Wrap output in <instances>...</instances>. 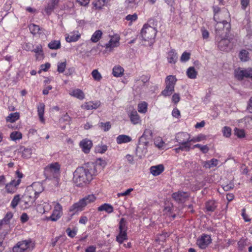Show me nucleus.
I'll list each match as a JSON object with an SVG mask.
<instances>
[{"mask_svg":"<svg viewBox=\"0 0 252 252\" xmlns=\"http://www.w3.org/2000/svg\"><path fill=\"white\" fill-rule=\"evenodd\" d=\"M95 173V165L93 163H87L76 168L73 173V182L78 187L83 186L93 180Z\"/></svg>","mask_w":252,"mask_h":252,"instance_id":"1","label":"nucleus"},{"mask_svg":"<svg viewBox=\"0 0 252 252\" xmlns=\"http://www.w3.org/2000/svg\"><path fill=\"white\" fill-rule=\"evenodd\" d=\"M61 165L57 162L51 163L47 165L44 171V174L47 179H55L59 182L60 176Z\"/></svg>","mask_w":252,"mask_h":252,"instance_id":"2","label":"nucleus"},{"mask_svg":"<svg viewBox=\"0 0 252 252\" xmlns=\"http://www.w3.org/2000/svg\"><path fill=\"white\" fill-rule=\"evenodd\" d=\"M216 22L217 23L215 25V37H228L231 29L230 22L226 20H220V19Z\"/></svg>","mask_w":252,"mask_h":252,"instance_id":"3","label":"nucleus"},{"mask_svg":"<svg viewBox=\"0 0 252 252\" xmlns=\"http://www.w3.org/2000/svg\"><path fill=\"white\" fill-rule=\"evenodd\" d=\"M95 200V197L94 195H88L72 205L69 208V211L72 212V215H74L76 212L82 211L87 204L94 201Z\"/></svg>","mask_w":252,"mask_h":252,"instance_id":"4","label":"nucleus"},{"mask_svg":"<svg viewBox=\"0 0 252 252\" xmlns=\"http://www.w3.org/2000/svg\"><path fill=\"white\" fill-rule=\"evenodd\" d=\"M156 33V29L148 24H145L141 31L142 39L144 41H150L151 43L154 42Z\"/></svg>","mask_w":252,"mask_h":252,"instance_id":"5","label":"nucleus"},{"mask_svg":"<svg viewBox=\"0 0 252 252\" xmlns=\"http://www.w3.org/2000/svg\"><path fill=\"white\" fill-rule=\"evenodd\" d=\"M119 233L116 237V240L122 244L124 240L127 239L126 231L127 229L126 219L122 218L119 223Z\"/></svg>","mask_w":252,"mask_h":252,"instance_id":"6","label":"nucleus"},{"mask_svg":"<svg viewBox=\"0 0 252 252\" xmlns=\"http://www.w3.org/2000/svg\"><path fill=\"white\" fill-rule=\"evenodd\" d=\"M149 142L146 141L143 138L139 137L138 144L136 149V155L139 158H141L147 153V148L149 146Z\"/></svg>","mask_w":252,"mask_h":252,"instance_id":"7","label":"nucleus"},{"mask_svg":"<svg viewBox=\"0 0 252 252\" xmlns=\"http://www.w3.org/2000/svg\"><path fill=\"white\" fill-rule=\"evenodd\" d=\"M215 40L218 47L221 51L228 52L231 50L232 46L230 40L228 39V37L220 36L215 37Z\"/></svg>","mask_w":252,"mask_h":252,"instance_id":"8","label":"nucleus"},{"mask_svg":"<svg viewBox=\"0 0 252 252\" xmlns=\"http://www.w3.org/2000/svg\"><path fill=\"white\" fill-rule=\"evenodd\" d=\"M212 239L210 235L203 234L199 237L196 242V244L199 248L204 249L211 243Z\"/></svg>","mask_w":252,"mask_h":252,"instance_id":"9","label":"nucleus"},{"mask_svg":"<svg viewBox=\"0 0 252 252\" xmlns=\"http://www.w3.org/2000/svg\"><path fill=\"white\" fill-rule=\"evenodd\" d=\"M235 77L239 80H242L244 78H251L252 80V69L248 68L244 70H235Z\"/></svg>","mask_w":252,"mask_h":252,"instance_id":"10","label":"nucleus"},{"mask_svg":"<svg viewBox=\"0 0 252 252\" xmlns=\"http://www.w3.org/2000/svg\"><path fill=\"white\" fill-rule=\"evenodd\" d=\"M62 215V206L60 203H57L54 207L51 216L48 218V220L56 221L61 217Z\"/></svg>","mask_w":252,"mask_h":252,"instance_id":"11","label":"nucleus"},{"mask_svg":"<svg viewBox=\"0 0 252 252\" xmlns=\"http://www.w3.org/2000/svg\"><path fill=\"white\" fill-rule=\"evenodd\" d=\"M188 197L187 192L184 191H179L172 194V197L179 203L184 202Z\"/></svg>","mask_w":252,"mask_h":252,"instance_id":"12","label":"nucleus"},{"mask_svg":"<svg viewBox=\"0 0 252 252\" xmlns=\"http://www.w3.org/2000/svg\"><path fill=\"white\" fill-rule=\"evenodd\" d=\"M176 139L178 143H190L191 138L190 135L187 132H180L176 136Z\"/></svg>","mask_w":252,"mask_h":252,"instance_id":"13","label":"nucleus"},{"mask_svg":"<svg viewBox=\"0 0 252 252\" xmlns=\"http://www.w3.org/2000/svg\"><path fill=\"white\" fill-rule=\"evenodd\" d=\"M79 145L82 151L85 153L87 154L90 151V149L92 146V141L85 139L82 140L80 142Z\"/></svg>","mask_w":252,"mask_h":252,"instance_id":"14","label":"nucleus"},{"mask_svg":"<svg viewBox=\"0 0 252 252\" xmlns=\"http://www.w3.org/2000/svg\"><path fill=\"white\" fill-rule=\"evenodd\" d=\"M119 37L117 36L113 37L111 38L108 43H106L104 47H105L106 49H111L114 47H118L119 45Z\"/></svg>","mask_w":252,"mask_h":252,"instance_id":"15","label":"nucleus"},{"mask_svg":"<svg viewBox=\"0 0 252 252\" xmlns=\"http://www.w3.org/2000/svg\"><path fill=\"white\" fill-rule=\"evenodd\" d=\"M164 167L162 164H158L151 167L150 172L154 176H158L164 171Z\"/></svg>","mask_w":252,"mask_h":252,"instance_id":"16","label":"nucleus"},{"mask_svg":"<svg viewBox=\"0 0 252 252\" xmlns=\"http://www.w3.org/2000/svg\"><path fill=\"white\" fill-rule=\"evenodd\" d=\"M60 0H51L48 3L47 6L45 9V11L47 15H49L54 10L56 5H57Z\"/></svg>","mask_w":252,"mask_h":252,"instance_id":"17","label":"nucleus"},{"mask_svg":"<svg viewBox=\"0 0 252 252\" xmlns=\"http://www.w3.org/2000/svg\"><path fill=\"white\" fill-rule=\"evenodd\" d=\"M177 80L175 76L169 75L165 78L166 86L174 89L175 85Z\"/></svg>","mask_w":252,"mask_h":252,"instance_id":"18","label":"nucleus"},{"mask_svg":"<svg viewBox=\"0 0 252 252\" xmlns=\"http://www.w3.org/2000/svg\"><path fill=\"white\" fill-rule=\"evenodd\" d=\"M142 0H126L125 4L127 9L136 8L138 3Z\"/></svg>","mask_w":252,"mask_h":252,"instance_id":"19","label":"nucleus"},{"mask_svg":"<svg viewBox=\"0 0 252 252\" xmlns=\"http://www.w3.org/2000/svg\"><path fill=\"white\" fill-rule=\"evenodd\" d=\"M177 54L175 50L172 49L169 51L167 55V60L169 63H175L177 61Z\"/></svg>","mask_w":252,"mask_h":252,"instance_id":"20","label":"nucleus"},{"mask_svg":"<svg viewBox=\"0 0 252 252\" xmlns=\"http://www.w3.org/2000/svg\"><path fill=\"white\" fill-rule=\"evenodd\" d=\"M117 143L119 144L122 143H126L130 142L132 140L131 138L126 135L122 134L119 135L117 137Z\"/></svg>","mask_w":252,"mask_h":252,"instance_id":"21","label":"nucleus"},{"mask_svg":"<svg viewBox=\"0 0 252 252\" xmlns=\"http://www.w3.org/2000/svg\"><path fill=\"white\" fill-rule=\"evenodd\" d=\"M17 243L21 247L22 250L25 252H27L32 245V241L31 240H25L19 241Z\"/></svg>","mask_w":252,"mask_h":252,"instance_id":"22","label":"nucleus"},{"mask_svg":"<svg viewBox=\"0 0 252 252\" xmlns=\"http://www.w3.org/2000/svg\"><path fill=\"white\" fill-rule=\"evenodd\" d=\"M70 94L74 97L77 98L79 99L82 100L85 97V95L84 93L81 90L77 89L73 90L70 93Z\"/></svg>","mask_w":252,"mask_h":252,"instance_id":"23","label":"nucleus"},{"mask_svg":"<svg viewBox=\"0 0 252 252\" xmlns=\"http://www.w3.org/2000/svg\"><path fill=\"white\" fill-rule=\"evenodd\" d=\"M218 160L216 158H212L210 160L205 161L203 162V166L206 168H211L215 167L218 165Z\"/></svg>","mask_w":252,"mask_h":252,"instance_id":"24","label":"nucleus"},{"mask_svg":"<svg viewBox=\"0 0 252 252\" xmlns=\"http://www.w3.org/2000/svg\"><path fill=\"white\" fill-rule=\"evenodd\" d=\"M98 210L99 211H105L108 213H111L113 212L114 208L111 205L107 203H105L100 206L98 208Z\"/></svg>","mask_w":252,"mask_h":252,"instance_id":"25","label":"nucleus"},{"mask_svg":"<svg viewBox=\"0 0 252 252\" xmlns=\"http://www.w3.org/2000/svg\"><path fill=\"white\" fill-rule=\"evenodd\" d=\"M146 140L148 141L152 139L153 137V132L151 128H146L142 135L140 137H142Z\"/></svg>","mask_w":252,"mask_h":252,"instance_id":"26","label":"nucleus"},{"mask_svg":"<svg viewBox=\"0 0 252 252\" xmlns=\"http://www.w3.org/2000/svg\"><path fill=\"white\" fill-rule=\"evenodd\" d=\"M45 105L43 103H39L37 106V112L39 119L41 121H44Z\"/></svg>","mask_w":252,"mask_h":252,"instance_id":"27","label":"nucleus"},{"mask_svg":"<svg viewBox=\"0 0 252 252\" xmlns=\"http://www.w3.org/2000/svg\"><path fill=\"white\" fill-rule=\"evenodd\" d=\"M238 124L239 125H252V118L250 117L247 116L244 117L243 119L237 120Z\"/></svg>","mask_w":252,"mask_h":252,"instance_id":"28","label":"nucleus"},{"mask_svg":"<svg viewBox=\"0 0 252 252\" xmlns=\"http://www.w3.org/2000/svg\"><path fill=\"white\" fill-rule=\"evenodd\" d=\"M197 72L193 66L189 67L187 70V75L190 79L196 78Z\"/></svg>","mask_w":252,"mask_h":252,"instance_id":"29","label":"nucleus"},{"mask_svg":"<svg viewBox=\"0 0 252 252\" xmlns=\"http://www.w3.org/2000/svg\"><path fill=\"white\" fill-rule=\"evenodd\" d=\"M102 32L100 30L96 31L92 35L91 40L94 43H96L99 40L102 36Z\"/></svg>","mask_w":252,"mask_h":252,"instance_id":"30","label":"nucleus"},{"mask_svg":"<svg viewBox=\"0 0 252 252\" xmlns=\"http://www.w3.org/2000/svg\"><path fill=\"white\" fill-rule=\"evenodd\" d=\"M124 71V68L121 66H115L113 69V74L115 77H120L123 75Z\"/></svg>","mask_w":252,"mask_h":252,"instance_id":"31","label":"nucleus"},{"mask_svg":"<svg viewBox=\"0 0 252 252\" xmlns=\"http://www.w3.org/2000/svg\"><path fill=\"white\" fill-rule=\"evenodd\" d=\"M13 217V214L11 212H8L4 218L1 220H0V226H1L3 224H7L9 223L10 220Z\"/></svg>","mask_w":252,"mask_h":252,"instance_id":"32","label":"nucleus"},{"mask_svg":"<svg viewBox=\"0 0 252 252\" xmlns=\"http://www.w3.org/2000/svg\"><path fill=\"white\" fill-rule=\"evenodd\" d=\"M80 37V35L79 34L71 33L70 35L65 37V40L67 42H72L77 41Z\"/></svg>","mask_w":252,"mask_h":252,"instance_id":"33","label":"nucleus"},{"mask_svg":"<svg viewBox=\"0 0 252 252\" xmlns=\"http://www.w3.org/2000/svg\"><path fill=\"white\" fill-rule=\"evenodd\" d=\"M130 119L134 125L138 124L139 121V116L136 111H132L130 115Z\"/></svg>","mask_w":252,"mask_h":252,"instance_id":"34","label":"nucleus"},{"mask_svg":"<svg viewBox=\"0 0 252 252\" xmlns=\"http://www.w3.org/2000/svg\"><path fill=\"white\" fill-rule=\"evenodd\" d=\"M216 207V203L214 200H209L206 203V208L208 211H214Z\"/></svg>","mask_w":252,"mask_h":252,"instance_id":"35","label":"nucleus"},{"mask_svg":"<svg viewBox=\"0 0 252 252\" xmlns=\"http://www.w3.org/2000/svg\"><path fill=\"white\" fill-rule=\"evenodd\" d=\"M19 118V114L18 112L10 113L6 117V121L11 123H13Z\"/></svg>","mask_w":252,"mask_h":252,"instance_id":"36","label":"nucleus"},{"mask_svg":"<svg viewBox=\"0 0 252 252\" xmlns=\"http://www.w3.org/2000/svg\"><path fill=\"white\" fill-rule=\"evenodd\" d=\"M61 46L60 40H53L48 44V47L51 49H58L61 48Z\"/></svg>","mask_w":252,"mask_h":252,"instance_id":"37","label":"nucleus"},{"mask_svg":"<svg viewBox=\"0 0 252 252\" xmlns=\"http://www.w3.org/2000/svg\"><path fill=\"white\" fill-rule=\"evenodd\" d=\"M154 144L156 147L159 149H163L165 147V143L163 141L162 139L160 137L155 138L154 140Z\"/></svg>","mask_w":252,"mask_h":252,"instance_id":"38","label":"nucleus"},{"mask_svg":"<svg viewBox=\"0 0 252 252\" xmlns=\"http://www.w3.org/2000/svg\"><path fill=\"white\" fill-rule=\"evenodd\" d=\"M10 138L12 141H16L22 139V134L19 131H14L11 133Z\"/></svg>","mask_w":252,"mask_h":252,"instance_id":"39","label":"nucleus"},{"mask_svg":"<svg viewBox=\"0 0 252 252\" xmlns=\"http://www.w3.org/2000/svg\"><path fill=\"white\" fill-rule=\"evenodd\" d=\"M148 104L145 101L139 103L138 105V111L141 113H145L147 111Z\"/></svg>","mask_w":252,"mask_h":252,"instance_id":"40","label":"nucleus"},{"mask_svg":"<svg viewBox=\"0 0 252 252\" xmlns=\"http://www.w3.org/2000/svg\"><path fill=\"white\" fill-rule=\"evenodd\" d=\"M29 28L32 34L35 35L37 33H39L40 28H39V26L35 25L34 24H31L29 26Z\"/></svg>","mask_w":252,"mask_h":252,"instance_id":"41","label":"nucleus"},{"mask_svg":"<svg viewBox=\"0 0 252 252\" xmlns=\"http://www.w3.org/2000/svg\"><path fill=\"white\" fill-rule=\"evenodd\" d=\"M174 91V89L170 88L169 86V87L166 86L165 88L161 92V94L165 97L169 96L172 94Z\"/></svg>","mask_w":252,"mask_h":252,"instance_id":"42","label":"nucleus"},{"mask_svg":"<svg viewBox=\"0 0 252 252\" xmlns=\"http://www.w3.org/2000/svg\"><path fill=\"white\" fill-rule=\"evenodd\" d=\"M70 121H71V118L70 116L66 113L64 114L60 119V122L61 124L64 123V125H70Z\"/></svg>","mask_w":252,"mask_h":252,"instance_id":"43","label":"nucleus"},{"mask_svg":"<svg viewBox=\"0 0 252 252\" xmlns=\"http://www.w3.org/2000/svg\"><path fill=\"white\" fill-rule=\"evenodd\" d=\"M179 148L181 151H186L188 152L190 150V143H179Z\"/></svg>","mask_w":252,"mask_h":252,"instance_id":"44","label":"nucleus"},{"mask_svg":"<svg viewBox=\"0 0 252 252\" xmlns=\"http://www.w3.org/2000/svg\"><path fill=\"white\" fill-rule=\"evenodd\" d=\"M195 148H199L203 154L207 153L209 150L208 147L207 145H201L199 144L194 145L192 147L193 149Z\"/></svg>","mask_w":252,"mask_h":252,"instance_id":"45","label":"nucleus"},{"mask_svg":"<svg viewBox=\"0 0 252 252\" xmlns=\"http://www.w3.org/2000/svg\"><path fill=\"white\" fill-rule=\"evenodd\" d=\"M40 192L35 191L34 192V197L31 201H27L25 200V207H29L33 205L34 202L35 200V199L38 197Z\"/></svg>","mask_w":252,"mask_h":252,"instance_id":"46","label":"nucleus"},{"mask_svg":"<svg viewBox=\"0 0 252 252\" xmlns=\"http://www.w3.org/2000/svg\"><path fill=\"white\" fill-rule=\"evenodd\" d=\"M234 133L239 138H243L245 136V132L244 129L239 128L237 127H235L234 129Z\"/></svg>","mask_w":252,"mask_h":252,"instance_id":"47","label":"nucleus"},{"mask_svg":"<svg viewBox=\"0 0 252 252\" xmlns=\"http://www.w3.org/2000/svg\"><path fill=\"white\" fill-rule=\"evenodd\" d=\"M20 200V195L18 194L15 195L13 198L10 206L12 208H15L19 203Z\"/></svg>","mask_w":252,"mask_h":252,"instance_id":"48","label":"nucleus"},{"mask_svg":"<svg viewBox=\"0 0 252 252\" xmlns=\"http://www.w3.org/2000/svg\"><path fill=\"white\" fill-rule=\"evenodd\" d=\"M205 139H206L205 135L202 134H200L198 135H197V136H195V137H193L192 138H191V142H200V141L205 140Z\"/></svg>","mask_w":252,"mask_h":252,"instance_id":"49","label":"nucleus"},{"mask_svg":"<svg viewBox=\"0 0 252 252\" xmlns=\"http://www.w3.org/2000/svg\"><path fill=\"white\" fill-rule=\"evenodd\" d=\"M246 42L247 48L249 50H252V35H248L247 36Z\"/></svg>","mask_w":252,"mask_h":252,"instance_id":"50","label":"nucleus"},{"mask_svg":"<svg viewBox=\"0 0 252 252\" xmlns=\"http://www.w3.org/2000/svg\"><path fill=\"white\" fill-rule=\"evenodd\" d=\"M66 61H65L63 63H59L58 64V68L57 71L59 73H63L66 67Z\"/></svg>","mask_w":252,"mask_h":252,"instance_id":"51","label":"nucleus"},{"mask_svg":"<svg viewBox=\"0 0 252 252\" xmlns=\"http://www.w3.org/2000/svg\"><path fill=\"white\" fill-rule=\"evenodd\" d=\"M213 12H214V20L215 21L220 20L218 17L217 14L220 11V8L218 6H213Z\"/></svg>","mask_w":252,"mask_h":252,"instance_id":"52","label":"nucleus"},{"mask_svg":"<svg viewBox=\"0 0 252 252\" xmlns=\"http://www.w3.org/2000/svg\"><path fill=\"white\" fill-rule=\"evenodd\" d=\"M190 54L187 51L184 52L181 57L180 60L182 62H186L190 59Z\"/></svg>","mask_w":252,"mask_h":252,"instance_id":"53","label":"nucleus"},{"mask_svg":"<svg viewBox=\"0 0 252 252\" xmlns=\"http://www.w3.org/2000/svg\"><path fill=\"white\" fill-rule=\"evenodd\" d=\"M92 75L94 79L96 81H99L102 78L100 73L96 69H94L92 71Z\"/></svg>","mask_w":252,"mask_h":252,"instance_id":"54","label":"nucleus"},{"mask_svg":"<svg viewBox=\"0 0 252 252\" xmlns=\"http://www.w3.org/2000/svg\"><path fill=\"white\" fill-rule=\"evenodd\" d=\"M98 105L97 103H94L92 102H89L85 104V108L87 110L96 109Z\"/></svg>","mask_w":252,"mask_h":252,"instance_id":"55","label":"nucleus"},{"mask_svg":"<svg viewBox=\"0 0 252 252\" xmlns=\"http://www.w3.org/2000/svg\"><path fill=\"white\" fill-rule=\"evenodd\" d=\"M223 135L226 137H228L231 135V129L230 127H224L222 130Z\"/></svg>","mask_w":252,"mask_h":252,"instance_id":"56","label":"nucleus"},{"mask_svg":"<svg viewBox=\"0 0 252 252\" xmlns=\"http://www.w3.org/2000/svg\"><path fill=\"white\" fill-rule=\"evenodd\" d=\"M107 150V146L106 145H101L96 147L95 151L100 153H104Z\"/></svg>","mask_w":252,"mask_h":252,"instance_id":"57","label":"nucleus"},{"mask_svg":"<svg viewBox=\"0 0 252 252\" xmlns=\"http://www.w3.org/2000/svg\"><path fill=\"white\" fill-rule=\"evenodd\" d=\"M138 18L137 15L136 13H134L132 15H127L126 17V19L127 21H130L131 22L135 21Z\"/></svg>","mask_w":252,"mask_h":252,"instance_id":"58","label":"nucleus"},{"mask_svg":"<svg viewBox=\"0 0 252 252\" xmlns=\"http://www.w3.org/2000/svg\"><path fill=\"white\" fill-rule=\"evenodd\" d=\"M248 52L245 50H242L240 52V58L242 60H244L245 61H247V58H248Z\"/></svg>","mask_w":252,"mask_h":252,"instance_id":"59","label":"nucleus"},{"mask_svg":"<svg viewBox=\"0 0 252 252\" xmlns=\"http://www.w3.org/2000/svg\"><path fill=\"white\" fill-rule=\"evenodd\" d=\"M32 154L31 149H25L23 151L22 156L25 158H29Z\"/></svg>","mask_w":252,"mask_h":252,"instance_id":"60","label":"nucleus"},{"mask_svg":"<svg viewBox=\"0 0 252 252\" xmlns=\"http://www.w3.org/2000/svg\"><path fill=\"white\" fill-rule=\"evenodd\" d=\"M202 36L203 39H207L209 36V32L204 27L201 29Z\"/></svg>","mask_w":252,"mask_h":252,"instance_id":"61","label":"nucleus"},{"mask_svg":"<svg viewBox=\"0 0 252 252\" xmlns=\"http://www.w3.org/2000/svg\"><path fill=\"white\" fill-rule=\"evenodd\" d=\"M180 100V96L179 94H174L172 97V101L175 104L178 103Z\"/></svg>","mask_w":252,"mask_h":252,"instance_id":"62","label":"nucleus"},{"mask_svg":"<svg viewBox=\"0 0 252 252\" xmlns=\"http://www.w3.org/2000/svg\"><path fill=\"white\" fill-rule=\"evenodd\" d=\"M41 205H42V207L43 208V210H44L45 212H49L51 209V206L48 202H44Z\"/></svg>","mask_w":252,"mask_h":252,"instance_id":"63","label":"nucleus"},{"mask_svg":"<svg viewBox=\"0 0 252 252\" xmlns=\"http://www.w3.org/2000/svg\"><path fill=\"white\" fill-rule=\"evenodd\" d=\"M12 252H25L23 250H22L21 247H20L19 246V245H18V244L17 243L16 245L13 247Z\"/></svg>","mask_w":252,"mask_h":252,"instance_id":"64","label":"nucleus"}]
</instances>
